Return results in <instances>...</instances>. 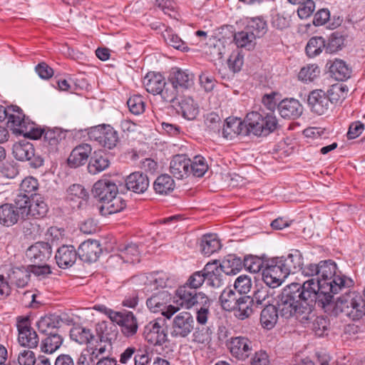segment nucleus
<instances>
[{
	"label": "nucleus",
	"instance_id": "nucleus-1",
	"mask_svg": "<svg viewBox=\"0 0 365 365\" xmlns=\"http://www.w3.org/2000/svg\"><path fill=\"white\" fill-rule=\"evenodd\" d=\"M354 281L341 272L322 284L314 283V278L303 284L292 283L283 289L279 304L282 315L290 317L298 313L310 315L316 303L324 307L333 299L334 295L349 291Z\"/></svg>",
	"mask_w": 365,
	"mask_h": 365
},
{
	"label": "nucleus",
	"instance_id": "nucleus-2",
	"mask_svg": "<svg viewBox=\"0 0 365 365\" xmlns=\"http://www.w3.org/2000/svg\"><path fill=\"white\" fill-rule=\"evenodd\" d=\"M277 126V120L272 113L264 115L253 111L247 115L245 122L240 118H227L223 125L222 135L229 140L238 135L246 136L251 133L257 136L267 135L274 131Z\"/></svg>",
	"mask_w": 365,
	"mask_h": 365
},
{
	"label": "nucleus",
	"instance_id": "nucleus-3",
	"mask_svg": "<svg viewBox=\"0 0 365 365\" xmlns=\"http://www.w3.org/2000/svg\"><path fill=\"white\" fill-rule=\"evenodd\" d=\"M8 112L7 125L13 133L35 140L41 136V128L26 118L19 107L9 106Z\"/></svg>",
	"mask_w": 365,
	"mask_h": 365
},
{
	"label": "nucleus",
	"instance_id": "nucleus-4",
	"mask_svg": "<svg viewBox=\"0 0 365 365\" xmlns=\"http://www.w3.org/2000/svg\"><path fill=\"white\" fill-rule=\"evenodd\" d=\"M335 307L352 320H358L365 315V304L361 294L356 291H346L336 298Z\"/></svg>",
	"mask_w": 365,
	"mask_h": 365
},
{
	"label": "nucleus",
	"instance_id": "nucleus-5",
	"mask_svg": "<svg viewBox=\"0 0 365 365\" xmlns=\"http://www.w3.org/2000/svg\"><path fill=\"white\" fill-rule=\"evenodd\" d=\"M225 345L232 357L241 361L249 359L257 346L255 340L246 335L231 336L227 339Z\"/></svg>",
	"mask_w": 365,
	"mask_h": 365
},
{
	"label": "nucleus",
	"instance_id": "nucleus-6",
	"mask_svg": "<svg viewBox=\"0 0 365 365\" xmlns=\"http://www.w3.org/2000/svg\"><path fill=\"white\" fill-rule=\"evenodd\" d=\"M282 262L279 257L268 259L262 269V279L264 283L272 288H275L282 284L284 279L288 276L286 269L281 265Z\"/></svg>",
	"mask_w": 365,
	"mask_h": 365
},
{
	"label": "nucleus",
	"instance_id": "nucleus-7",
	"mask_svg": "<svg viewBox=\"0 0 365 365\" xmlns=\"http://www.w3.org/2000/svg\"><path fill=\"white\" fill-rule=\"evenodd\" d=\"M176 303L181 307L190 309L195 306L205 305L208 297L203 292H197L189 286L183 284L176 290Z\"/></svg>",
	"mask_w": 365,
	"mask_h": 365
},
{
	"label": "nucleus",
	"instance_id": "nucleus-8",
	"mask_svg": "<svg viewBox=\"0 0 365 365\" xmlns=\"http://www.w3.org/2000/svg\"><path fill=\"white\" fill-rule=\"evenodd\" d=\"M283 294V291L282 293L279 295V299L277 301V307L272 304H268L266 305L265 307L262 309L260 314V318L259 321L261 323V325L263 328L270 330L277 322L278 318H279V313L281 315V317L289 319L291 317H295L297 319L301 318V319L303 320H308L309 318V315H304L301 314H294L290 317H285L282 315V312L279 308V304L282 299V296Z\"/></svg>",
	"mask_w": 365,
	"mask_h": 365
},
{
	"label": "nucleus",
	"instance_id": "nucleus-9",
	"mask_svg": "<svg viewBox=\"0 0 365 365\" xmlns=\"http://www.w3.org/2000/svg\"><path fill=\"white\" fill-rule=\"evenodd\" d=\"M93 140L99 145L109 150L115 148L118 142V132L109 124L93 126Z\"/></svg>",
	"mask_w": 365,
	"mask_h": 365
},
{
	"label": "nucleus",
	"instance_id": "nucleus-10",
	"mask_svg": "<svg viewBox=\"0 0 365 365\" xmlns=\"http://www.w3.org/2000/svg\"><path fill=\"white\" fill-rule=\"evenodd\" d=\"M195 322L188 312H181L175 315L171 324V336L175 338H185L195 329Z\"/></svg>",
	"mask_w": 365,
	"mask_h": 365
},
{
	"label": "nucleus",
	"instance_id": "nucleus-11",
	"mask_svg": "<svg viewBox=\"0 0 365 365\" xmlns=\"http://www.w3.org/2000/svg\"><path fill=\"white\" fill-rule=\"evenodd\" d=\"M16 327L19 332L18 341L21 346L29 349L36 348L39 342L36 332L31 327L29 317H18Z\"/></svg>",
	"mask_w": 365,
	"mask_h": 365
},
{
	"label": "nucleus",
	"instance_id": "nucleus-12",
	"mask_svg": "<svg viewBox=\"0 0 365 365\" xmlns=\"http://www.w3.org/2000/svg\"><path fill=\"white\" fill-rule=\"evenodd\" d=\"M165 324V321L163 319H156L148 323L143 331L144 339L153 345L164 344L167 341Z\"/></svg>",
	"mask_w": 365,
	"mask_h": 365
},
{
	"label": "nucleus",
	"instance_id": "nucleus-13",
	"mask_svg": "<svg viewBox=\"0 0 365 365\" xmlns=\"http://www.w3.org/2000/svg\"><path fill=\"white\" fill-rule=\"evenodd\" d=\"M52 256V247L48 242H37L26 251V257L31 264L46 263Z\"/></svg>",
	"mask_w": 365,
	"mask_h": 365
},
{
	"label": "nucleus",
	"instance_id": "nucleus-14",
	"mask_svg": "<svg viewBox=\"0 0 365 365\" xmlns=\"http://www.w3.org/2000/svg\"><path fill=\"white\" fill-rule=\"evenodd\" d=\"M112 322L120 327L121 332L126 337L133 336L137 333L138 325L136 317L131 312H117L113 313Z\"/></svg>",
	"mask_w": 365,
	"mask_h": 365
},
{
	"label": "nucleus",
	"instance_id": "nucleus-15",
	"mask_svg": "<svg viewBox=\"0 0 365 365\" xmlns=\"http://www.w3.org/2000/svg\"><path fill=\"white\" fill-rule=\"evenodd\" d=\"M307 103L310 110L319 115L325 114L331 106L326 92L322 89L311 91L308 96Z\"/></svg>",
	"mask_w": 365,
	"mask_h": 365
},
{
	"label": "nucleus",
	"instance_id": "nucleus-16",
	"mask_svg": "<svg viewBox=\"0 0 365 365\" xmlns=\"http://www.w3.org/2000/svg\"><path fill=\"white\" fill-rule=\"evenodd\" d=\"M42 135L38 138H43V146L48 153H55L58 149V145L66 138V133L61 129L41 128Z\"/></svg>",
	"mask_w": 365,
	"mask_h": 365
},
{
	"label": "nucleus",
	"instance_id": "nucleus-17",
	"mask_svg": "<svg viewBox=\"0 0 365 365\" xmlns=\"http://www.w3.org/2000/svg\"><path fill=\"white\" fill-rule=\"evenodd\" d=\"M115 194H118L116 185L108 179L99 180L93 185V195L101 205Z\"/></svg>",
	"mask_w": 365,
	"mask_h": 365
},
{
	"label": "nucleus",
	"instance_id": "nucleus-18",
	"mask_svg": "<svg viewBox=\"0 0 365 365\" xmlns=\"http://www.w3.org/2000/svg\"><path fill=\"white\" fill-rule=\"evenodd\" d=\"M168 80L183 93L184 91L193 86L194 75L187 70L175 68L172 69Z\"/></svg>",
	"mask_w": 365,
	"mask_h": 365
},
{
	"label": "nucleus",
	"instance_id": "nucleus-19",
	"mask_svg": "<svg viewBox=\"0 0 365 365\" xmlns=\"http://www.w3.org/2000/svg\"><path fill=\"white\" fill-rule=\"evenodd\" d=\"M277 109L280 115L284 118L296 119L299 118L303 111V108L299 101L294 98H285L277 105Z\"/></svg>",
	"mask_w": 365,
	"mask_h": 365
},
{
	"label": "nucleus",
	"instance_id": "nucleus-20",
	"mask_svg": "<svg viewBox=\"0 0 365 365\" xmlns=\"http://www.w3.org/2000/svg\"><path fill=\"white\" fill-rule=\"evenodd\" d=\"M191 160L184 155H176L170 161V171L177 179H183L190 175Z\"/></svg>",
	"mask_w": 365,
	"mask_h": 365
},
{
	"label": "nucleus",
	"instance_id": "nucleus-21",
	"mask_svg": "<svg viewBox=\"0 0 365 365\" xmlns=\"http://www.w3.org/2000/svg\"><path fill=\"white\" fill-rule=\"evenodd\" d=\"M125 186L135 193H143L149 187L148 177L143 172H133L127 176Z\"/></svg>",
	"mask_w": 365,
	"mask_h": 365
},
{
	"label": "nucleus",
	"instance_id": "nucleus-22",
	"mask_svg": "<svg viewBox=\"0 0 365 365\" xmlns=\"http://www.w3.org/2000/svg\"><path fill=\"white\" fill-rule=\"evenodd\" d=\"M77 252L73 246L63 245L56 253L55 259L60 268L71 267L76 262Z\"/></svg>",
	"mask_w": 365,
	"mask_h": 365
},
{
	"label": "nucleus",
	"instance_id": "nucleus-23",
	"mask_svg": "<svg viewBox=\"0 0 365 365\" xmlns=\"http://www.w3.org/2000/svg\"><path fill=\"white\" fill-rule=\"evenodd\" d=\"M206 283L213 287H219L222 284V272L223 270L217 261L206 264L203 268Z\"/></svg>",
	"mask_w": 365,
	"mask_h": 365
},
{
	"label": "nucleus",
	"instance_id": "nucleus-24",
	"mask_svg": "<svg viewBox=\"0 0 365 365\" xmlns=\"http://www.w3.org/2000/svg\"><path fill=\"white\" fill-rule=\"evenodd\" d=\"M165 79L159 73L149 72L143 78V84L145 90L153 95H158L165 86Z\"/></svg>",
	"mask_w": 365,
	"mask_h": 365
},
{
	"label": "nucleus",
	"instance_id": "nucleus-25",
	"mask_svg": "<svg viewBox=\"0 0 365 365\" xmlns=\"http://www.w3.org/2000/svg\"><path fill=\"white\" fill-rule=\"evenodd\" d=\"M97 206L101 214L106 216L122 211L126 207V202L121 196L115 194L102 205Z\"/></svg>",
	"mask_w": 365,
	"mask_h": 365
},
{
	"label": "nucleus",
	"instance_id": "nucleus-26",
	"mask_svg": "<svg viewBox=\"0 0 365 365\" xmlns=\"http://www.w3.org/2000/svg\"><path fill=\"white\" fill-rule=\"evenodd\" d=\"M0 224L5 227H11L21 220H24L12 204L5 203L0 205Z\"/></svg>",
	"mask_w": 365,
	"mask_h": 365
},
{
	"label": "nucleus",
	"instance_id": "nucleus-27",
	"mask_svg": "<svg viewBox=\"0 0 365 365\" xmlns=\"http://www.w3.org/2000/svg\"><path fill=\"white\" fill-rule=\"evenodd\" d=\"M91 153V147L88 144H83L76 147L68 158V164L71 168H77L83 165Z\"/></svg>",
	"mask_w": 365,
	"mask_h": 365
},
{
	"label": "nucleus",
	"instance_id": "nucleus-28",
	"mask_svg": "<svg viewBox=\"0 0 365 365\" xmlns=\"http://www.w3.org/2000/svg\"><path fill=\"white\" fill-rule=\"evenodd\" d=\"M170 299V294L167 291H159L153 294L146 301L148 308L152 312H159L165 310Z\"/></svg>",
	"mask_w": 365,
	"mask_h": 365
},
{
	"label": "nucleus",
	"instance_id": "nucleus-29",
	"mask_svg": "<svg viewBox=\"0 0 365 365\" xmlns=\"http://www.w3.org/2000/svg\"><path fill=\"white\" fill-rule=\"evenodd\" d=\"M178 108H176L178 113L187 120H194L199 113L198 105L190 97H184L178 102Z\"/></svg>",
	"mask_w": 365,
	"mask_h": 365
},
{
	"label": "nucleus",
	"instance_id": "nucleus-30",
	"mask_svg": "<svg viewBox=\"0 0 365 365\" xmlns=\"http://www.w3.org/2000/svg\"><path fill=\"white\" fill-rule=\"evenodd\" d=\"M234 312L235 316L240 320L249 318L255 310L250 300V296H239Z\"/></svg>",
	"mask_w": 365,
	"mask_h": 365
},
{
	"label": "nucleus",
	"instance_id": "nucleus-31",
	"mask_svg": "<svg viewBox=\"0 0 365 365\" xmlns=\"http://www.w3.org/2000/svg\"><path fill=\"white\" fill-rule=\"evenodd\" d=\"M118 257L125 263H135L140 262V251L138 246L135 243L120 245L118 247Z\"/></svg>",
	"mask_w": 365,
	"mask_h": 365
},
{
	"label": "nucleus",
	"instance_id": "nucleus-32",
	"mask_svg": "<svg viewBox=\"0 0 365 365\" xmlns=\"http://www.w3.org/2000/svg\"><path fill=\"white\" fill-rule=\"evenodd\" d=\"M168 277L163 272L152 273L148 276H143L141 280L143 282L147 292L157 289L159 287H165L167 285Z\"/></svg>",
	"mask_w": 365,
	"mask_h": 365
},
{
	"label": "nucleus",
	"instance_id": "nucleus-33",
	"mask_svg": "<svg viewBox=\"0 0 365 365\" xmlns=\"http://www.w3.org/2000/svg\"><path fill=\"white\" fill-rule=\"evenodd\" d=\"M34 151L33 145L25 141L16 143L12 148L14 158L20 161L30 160L34 156Z\"/></svg>",
	"mask_w": 365,
	"mask_h": 365
},
{
	"label": "nucleus",
	"instance_id": "nucleus-34",
	"mask_svg": "<svg viewBox=\"0 0 365 365\" xmlns=\"http://www.w3.org/2000/svg\"><path fill=\"white\" fill-rule=\"evenodd\" d=\"M336 271V264L334 261L331 259L321 261L319 267V276L318 278L314 279V283H322V281L327 282V280L338 274Z\"/></svg>",
	"mask_w": 365,
	"mask_h": 365
},
{
	"label": "nucleus",
	"instance_id": "nucleus-35",
	"mask_svg": "<svg viewBox=\"0 0 365 365\" xmlns=\"http://www.w3.org/2000/svg\"><path fill=\"white\" fill-rule=\"evenodd\" d=\"M201 252L207 256H210L219 250L221 247L220 240L215 234L204 235L200 241Z\"/></svg>",
	"mask_w": 365,
	"mask_h": 365
},
{
	"label": "nucleus",
	"instance_id": "nucleus-36",
	"mask_svg": "<svg viewBox=\"0 0 365 365\" xmlns=\"http://www.w3.org/2000/svg\"><path fill=\"white\" fill-rule=\"evenodd\" d=\"M220 265L225 274L227 275H235L243 267V261L234 255H230Z\"/></svg>",
	"mask_w": 365,
	"mask_h": 365
},
{
	"label": "nucleus",
	"instance_id": "nucleus-37",
	"mask_svg": "<svg viewBox=\"0 0 365 365\" xmlns=\"http://www.w3.org/2000/svg\"><path fill=\"white\" fill-rule=\"evenodd\" d=\"M256 37L246 28L235 34L234 41L238 48H245L250 51L255 48Z\"/></svg>",
	"mask_w": 365,
	"mask_h": 365
},
{
	"label": "nucleus",
	"instance_id": "nucleus-38",
	"mask_svg": "<svg viewBox=\"0 0 365 365\" xmlns=\"http://www.w3.org/2000/svg\"><path fill=\"white\" fill-rule=\"evenodd\" d=\"M11 283L15 284L17 287H24L27 285L30 272L24 267H15L11 269L8 274Z\"/></svg>",
	"mask_w": 365,
	"mask_h": 365
},
{
	"label": "nucleus",
	"instance_id": "nucleus-39",
	"mask_svg": "<svg viewBox=\"0 0 365 365\" xmlns=\"http://www.w3.org/2000/svg\"><path fill=\"white\" fill-rule=\"evenodd\" d=\"M331 76L337 81H344L351 76V69L341 59H335L329 67Z\"/></svg>",
	"mask_w": 365,
	"mask_h": 365
},
{
	"label": "nucleus",
	"instance_id": "nucleus-40",
	"mask_svg": "<svg viewBox=\"0 0 365 365\" xmlns=\"http://www.w3.org/2000/svg\"><path fill=\"white\" fill-rule=\"evenodd\" d=\"M153 188L157 193L166 195L174 190V180L168 174L161 175L155 180Z\"/></svg>",
	"mask_w": 365,
	"mask_h": 365
},
{
	"label": "nucleus",
	"instance_id": "nucleus-41",
	"mask_svg": "<svg viewBox=\"0 0 365 365\" xmlns=\"http://www.w3.org/2000/svg\"><path fill=\"white\" fill-rule=\"evenodd\" d=\"M348 88L341 83H335L330 86L326 93L329 100V103H338L342 102L346 97Z\"/></svg>",
	"mask_w": 365,
	"mask_h": 365
},
{
	"label": "nucleus",
	"instance_id": "nucleus-42",
	"mask_svg": "<svg viewBox=\"0 0 365 365\" xmlns=\"http://www.w3.org/2000/svg\"><path fill=\"white\" fill-rule=\"evenodd\" d=\"M62 319L58 315L50 314L43 317L37 322L38 330L42 333L48 334L49 330L59 327Z\"/></svg>",
	"mask_w": 365,
	"mask_h": 365
},
{
	"label": "nucleus",
	"instance_id": "nucleus-43",
	"mask_svg": "<svg viewBox=\"0 0 365 365\" xmlns=\"http://www.w3.org/2000/svg\"><path fill=\"white\" fill-rule=\"evenodd\" d=\"M324 49L326 50V42L321 36L312 37L305 48L306 53L310 58L319 55Z\"/></svg>",
	"mask_w": 365,
	"mask_h": 365
},
{
	"label": "nucleus",
	"instance_id": "nucleus-44",
	"mask_svg": "<svg viewBox=\"0 0 365 365\" xmlns=\"http://www.w3.org/2000/svg\"><path fill=\"white\" fill-rule=\"evenodd\" d=\"M48 336L42 341L41 351L47 354H52L62 344V337L56 333L49 332Z\"/></svg>",
	"mask_w": 365,
	"mask_h": 365
},
{
	"label": "nucleus",
	"instance_id": "nucleus-45",
	"mask_svg": "<svg viewBox=\"0 0 365 365\" xmlns=\"http://www.w3.org/2000/svg\"><path fill=\"white\" fill-rule=\"evenodd\" d=\"M239 296L230 288H226L220 296V302L223 309L231 312L235 309Z\"/></svg>",
	"mask_w": 365,
	"mask_h": 365
},
{
	"label": "nucleus",
	"instance_id": "nucleus-46",
	"mask_svg": "<svg viewBox=\"0 0 365 365\" xmlns=\"http://www.w3.org/2000/svg\"><path fill=\"white\" fill-rule=\"evenodd\" d=\"M245 28L252 32L256 38H260L267 31V22L262 17L250 19Z\"/></svg>",
	"mask_w": 365,
	"mask_h": 365
},
{
	"label": "nucleus",
	"instance_id": "nucleus-47",
	"mask_svg": "<svg viewBox=\"0 0 365 365\" xmlns=\"http://www.w3.org/2000/svg\"><path fill=\"white\" fill-rule=\"evenodd\" d=\"M48 212L46 203L39 196L32 197L29 207V216L35 218L43 217Z\"/></svg>",
	"mask_w": 365,
	"mask_h": 365
},
{
	"label": "nucleus",
	"instance_id": "nucleus-48",
	"mask_svg": "<svg viewBox=\"0 0 365 365\" xmlns=\"http://www.w3.org/2000/svg\"><path fill=\"white\" fill-rule=\"evenodd\" d=\"M182 93L173 83L165 82L164 88L159 93L164 101L175 103L179 101L178 97L181 98Z\"/></svg>",
	"mask_w": 365,
	"mask_h": 365
},
{
	"label": "nucleus",
	"instance_id": "nucleus-49",
	"mask_svg": "<svg viewBox=\"0 0 365 365\" xmlns=\"http://www.w3.org/2000/svg\"><path fill=\"white\" fill-rule=\"evenodd\" d=\"M71 339L81 344H87L91 339V332L89 329L81 326H75L70 331Z\"/></svg>",
	"mask_w": 365,
	"mask_h": 365
},
{
	"label": "nucleus",
	"instance_id": "nucleus-50",
	"mask_svg": "<svg viewBox=\"0 0 365 365\" xmlns=\"http://www.w3.org/2000/svg\"><path fill=\"white\" fill-rule=\"evenodd\" d=\"M30 198L28 195H24L22 193H19L15 198L14 203L12 204L24 220L29 216Z\"/></svg>",
	"mask_w": 365,
	"mask_h": 365
},
{
	"label": "nucleus",
	"instance_id": "nucleus-51",
	"mask_svg": "<svg viewBox=\"0 0 365 365\" xmlns=\"http://www.w3.org/2000/svg\"><path fill=\"white\" fill-rule=\"evenodd\" d=\"M208 169V165L204 157L196 155L191 160V167L190 168V174L195 177H202Z\"/></svg>",
	"mask_w": 365,
	"mask_h": 365
},
{
	"label": "nucleus",
	"instance_id": "nucleus-52",
	"mask_svg": "<svg viewBox=\"0 0 365 365\" xmlns=\"http://www.w3.org/2000/svg\"><path fill=\"white\" fill-rule=\"evenodd\" d=\"M112 344L110 339H101L96 341V344L93 346V357L96 359L110 356L111 355Z\"/></svg>",
	"mask_w": 365,
	"mask_h": 365
},
{
	"label": "nucleus",
	"instance_id": "nucleus-53",
	"mask_svg": "<svg viewBox=\"0 0 365 365\" xmlns=\"http://www.w3.org/2000/svg\"><path fill=\"white\" fill-rule=\"evenodd\" d=\"M320 74V68L316 64H309L301 68L298 78L304 82H312Z\"/></svg>",
	"mask_w": 365,
	"mask_h": 365
},
{
	"label": "nucleus",
	"instance_id": "nucleus-54",
	"mask_svg": "<svg viewBox=\"0 0 365 365\" xmlns=\"http://www.w3.org/2000/svg\"><path fill=\"white\" fill-rule=\"evenodd\" d=\"M282 262L281 265L286 269V272L289 275L290 273H294L297 269H301V259L297 255L289 254L287 257H279Z\"/></svg>",
	"mask_w": 365,
	"mask_h": 365
},
{
	"label": "nucleus",
	"instance_id": "nucleus-55",
	"mask_svg": "<svg viewBox=\"0 0 365 365\" xmlns=\"http://www.w3.org/2000/svg\"><path fill=\"white\" fill-rule=\"evenodd\" d=\"M262 257L256 255H247L243 259V267L252 273H257L264 266Z\"/></svg>",
	"mask_w": 365,
	"mask_h": 365
},
{
	"label": "nucleus",
	"instance_id": "nucleus-56",
	"mask_svg": "<svg viewBox=\"0 0 365 365\" xmlns=\"http://www.w3.org/2000/svg\"><path fill=\"white\" fill-rule=\"evenodd\" d=\"M268 297V291L264 288L258 289L254 292L252 297L250 296V300L253 305L255 312L259 309H262L263 307H265V306L267 305V302L266 301Z\"/></svg>",
	"mask_w": 365,
	"mask_h": 365
},
{
	"label": "nucleus",
	"instance_id": "nucleus-57",
	"mask_svg": "<svg viewBox=\"0 0 365 365\" xmlns=\"http://www.w3.org/2000/svg\"><path fill=\"white\" fill-rule=\"evenodd\" d=\"M110 160L108 155L103 151H95L93 155V168H95L96 173H100L108 168Z\"/></svg>",
	"mask_w": 365,
	"mask_h": 365
},
{
	"label": "nucleus",
	"instance_id": "nucleus-58",
	"mask_svg": "<svg viewBox=\"0 0 365 365\" xmlns=\"http://www.w3.org/2000/svg\"><path fill=\"white\" fill-rule=\"evenodd\" d=\"M38 180L33 177L24 178L20 184L19 191L24 195H29L30 197L36 195V191L38 190Z\"/></svg>",
	"mask_w": 365,
	"mask_h": 365
},
{
	"label": "nucleus",
	"instance_id": "nucleus-59",
	"mask_svg": "<svg viewBox=\"0 0 365 365\" xmlns=\"http://www.w3.org/2000/svg\"><path fill=\"white\" fill-rule=\"evenodd\" d=\"M344 44V38L339 32H334L329 38L328 43H326V52L332 53L341 50Z\"/></svg>",
	"mask_w": 365,
	"mask_h": 365
},
{
	"label": "nucleus",
	"instance_id": "nucleus-60",
	"mask_svg": "<svg viewBox=\"0 0 365 365\" xmlns=\"http://www.w3.org/2000/svg\"><path fill=\"white\" fill-rule=\"evenodd\" d=\"M211 335L212 331L210 328L197 327L192 334V341L197 344H207L212 340Z\"/></svg>",
	"mask_w": 365,
	"mask_h": 365
},
{
	"label": "nucleus",
	"instance_id": "nucleus-61",
	"mask_svg": "<svg viewBox=\"0 0 365 365\" xmlns=\"http://www.w3.org/2000/svg\"><path fill=\"white\" fill-rule=\"evenodd\" d=\"M127 105L129 110L134 115H140L145 110L143 98L140 95L130 96L127 101Z\"/></svg>",
	"mask_w": 365,
	"mask_h": 365
},
{
	"label": "nucleus",
	"instance_id": "nucleus-62",
	"mask_svg": "<svg viewBox=\"0 0 365 365\" xmlns=\"http://www.w3.org/2000/svg\"><path fill=\"white\" fill-rule=\"evenodd\" d=\"M163 37L166 43L170 46L182 51H187L188 50V47L186 46L185 42H184L177 34H173L170 31H166V34L163 35Z\"/></svg>",
	"mask_w": 365,
	"mask_h": 365
},
{
	"label": "nucleus",
	"instance_id": "nucleus-63",
	"mask_svg": "<svg viewBox=\"0 0 365 365\" xmlns=\"http://www.w3.org/2000/svg\"><path fill=\"white\" fill-rule=\"evenodd\" d=\"M329 325V322L327 317L323 316L317 317L312 322V329L316 335L322 336L328 330Z\"/></svg>",
	"mask_w": 365,
	"mask_h": 365
},
{
	"label": "nucleus",
	"instance_id": "nucleus-64",
	"mask_svg": "<svg viewBox=\"0 0 365 365\" xmlns=\"http://www.w3.org/2000/svg\"><path fill=\"white\" fill-rule=\"evenodd\" d=\"M91 240L90 239L83 242L78 247L77 255L79 259L85 263L90 264L91 262Z\"/></svg>",
	"mask_w": 365,
	"mask_h": 365
}]
</instances>
